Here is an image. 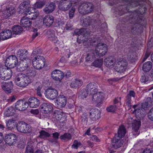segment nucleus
Returning a JSON list of instances; mask_svg holds the SVG:
<instances>
[{
    "label": "nucleus",
    "mask_w": 153,
    "mask_h": 153,
    "mask_svg": "<svg viewBox=\"0 0 153 153\" xmlns=\"http://www.w3.org/2000/svg\"><path fill=\"white\" fill-rule=\"evenodd\" d=\"M91 23V20L89 18L84 19L82 21H81V24L84 27L89 26Z\"/></svg>",
    "instance_id": "44"
},
{
    "label": "nucleus",
    "mask_w": 153,
    "mask_h": 153,
    "mask_svg": "<svg viewBox=\"0 0 153 153\" xmlns=\"http://www.w3.org/2000/svg\"><path fill=\"white\" fill-rule=\"evenodd\" d=\"M16 112V110L13 107H10L7 108L6 111L4 113V116L5 117H9L13 115Z\"/></svg>",
    "instance_id": "33"
},
{
    "label": "nucleus",
    "mask_w": 153,
    "mask_h": 153,
    "mask_svg": "<svg viewBox=\"0 0 153 153\" xmlns=\"http://www.w3.org/2000/svg\"><path fill=\"white\" fill-rule=\"evenodd\" d=\"M73 22L69 20L67 22L66 28L67 30H71L73 29Z\"/></svg>",
    "instance_id": "58"
},
{
    "label": "nucleus",
    "mask_w": 153,
    "mask_h": 153,
    "mask_svg": "<svg viewBox=\"0 0 153 153\" xmlns=\"http://www.w3.org/2000/svg\"><path fill=\"white\" fill-rule=\"evenodd\" d=\"M87 14L91 13L94 8V5L91 3H86Z\"/></svg>",
    "instance_id": "48"
},
{
    "label": "nucleus",
    "mask_w": 153,
    "mask_h": 153,
    "mask_svg": "<svg viewBox=\"0 0 153 153\" xmlns=\"http://www.w3.org/2000/svg\"><path fill=\"white\" fill-rule=\"evenodd\" d=\"M12 35L11 30L6 29L3 30L0 33V37L1 39L5 40L10 38Z\"/></svg>",
    "instance_id": "27"
},
{
    "label": "nucleus",
    "mask_w": 153,
    "mask_h": 153,
    "mask_svg": "<svg viewBox=\"0 0 153 153\" xmlns=\"http://www.w3.org/2000/svg\"><path fill=\"white\" fill-rule=\"evenodd\" d=\"M135 96V92L133 91H130L126 97V99L131 100V97H134Z\"/></svg>",
    "instance_id": "54"
},
{
    "label": "nucleus",
    "mask_w": 153,
    "mask_h": 153,
    "mask_svg": "<svg viewBox=\"0 0 153 153\" xmlns=\"http://www.w3.org/2000/svg\"><path fill=\"white\" fill-rule=\"evenodd\" d=\"M128 60L133 63L135 62L136 60V56L135 53L133 52H129L128 54Z\"/></svg>",
    "instance_id": "43"
},
{
    "label": "nucleus",
    "mask_w": 153,
    "mask_h": 153,
    "mask_svg": "<svg viewBox=\"0 0 153 153\" xmlns=\"http://www.w3.org/2000/svg\"><path fill=\"white\" fill-rule=\"evenodd\" d=\"M42 51V50L41 49L37 48L33 51L32 54L35 55H36L37 54L41 53Z\"/></svg>",
    "instance_id": "59"
},
{
    "label": "nucleus",
    "mask_w": 153,
    "mask_h": 153,
    "mask_svg": "<svg viewBox=\"0 0 153 153\" xmlns=\"http://www.w3.org/2000/svg\"><path fill=\"white\" fill-rule=\"evenodd\" d=\"M103 62V59H97L94 61L93 62V65L96 67H100L102 64Z\"/></svg>",
    "instance_id": "46"
},
{
    "label": "nucleus",
    "mask_w": 153,
    "mask_h": 153,
    "mask_svg": "<svg viewBox=\"0 0 153 153\" xmlns=\"http://www.w3.org/2000/svg\"><path fill=\"white\" fill-rule=\"evenodd\" d=\"M58 107L59 108L64 107L66 104L67 100L66 97L63 95H60L56 100Z\"/></svg>",
    "instance_id": "26"
},
{
    "label": "nucleus",
    "mask_w": 153,
    "mask_h": 153,
    "mask_svg": "<svg viewBox=\"0 0 153 153\" xmlns=\"http://www.w3.org/2000/svg\"><path fill=\"white\" fill-rule=\"evenodd\" d=\"M117 107L115 105H110L106 108V110L108 112H114L117 109Z\"/></svg>",
    "instance_id": "50"
},
{
    "label": "nucleus",
    "mask_w": 153,
    "mask_h": 153,
    "mask_svg": "<svg viewBox=\"0 0 153 153\" xmlns=\"http://www.w3.org/2000/svg\"><path fill=\"white\" fill-rule=\"evenodd\" d=\"M116 71L118 72H123L126 70L128 65L126 60L123 59H120L117 64Z\"/></svg>",
    "instance_id": "12"
},
{
    "label": "nucleus",
    "mask_w": 153,
    "mask_h": 153,
    "mask_svg": "<svg viewBox=\"0 0 153 153\" xmlns=\"http://www.w3.org/2000/svg\"><path fill=\"white\" fill-rule=\"evenodd\" d=\"M39 137L43 139H46L50 136V134L48 132L44 130H42L39 132Z\"/></svg>",
    "instance_id": "47"
},
{
    "label": "nucleus",
    "mask_w": 153,
    "mask_h": 153,
    "mask_svg": "<svg viewBox=\"0 0 153 153\" xmlns=\"http://www.w3.org/2000/svg\"><path fill=\"white\" fill-rule=\"evenodd\" d=\"M53 107L50 104L43 103L40 106V110L42 113L48 114L53 109Z\"/></svg>",
    "instance_id": "23"
},
{
    "label": "nucleus",
    "mask_w": 153,
    "mask_h": 153,
    "mask_svg": "<svg viewBox=\"0 0 153 153\" xmlns=\"http://www.w3.org/2000/svg\"><path fill=\"white\" fill-rule=\"evenodd\" d=\"M4 140L6 144L10 146H13L16 143L17 137L13 133L7 134L4 135Z\"/></svg>",
    "instance_id": "7"
},
{
    "label": "nucleus",
    "mask_w": 153,
    "mask_h": 153,
    "mask_svg": "<svg viewBox=\"0 0 153 153\" xmlns=\"http://www.w3.org/2000/svg\"><path fill=\"white\" fill-rule=\"evenodd\" d=\"M141 126V122L139 120H134L132 123V129L134 132L133 133V135H137L138 133H137Z\"/></svg>",
    "instance_id": "28"
},
{
    "label": "nucleus",
    "mask_w": 153,
    "mask_h": 153,
    "mask_svg": "<svg viewBox=\"0 0 153 153\" xmlns=\"http://www.w3.org/2000/svg\"><path fill=\"white\" fill-rule=\"evenodd\" d=\"M61 140H69L71 139V136L70 134L68 133H65L60 137Z\"/></svg>",
    "instance_id": "49"
},
{
    "label": "nucleus",
    "mask_w": 153,
    "mask_h": 153,
    "mask_svg": "<svg viewBox=\"0 0 153 153\" xmlns=\"http://www.w3.org/2000/svg\"><path fill=\"white\" fill-rule=\"evenodd\" d=\"M42 88V86H39L36 89V92L37 95L40 97L42 96V92L41 91Z\"/></svg>",
    "instance_id": "64"
},
{
    "label": "nucleus",
    "mask_w": 153,
    "mask_h": 153,
    "mask_svg": "<svg viewBox=\"0 0 153 153\" xmlns=\"http://www.w3.org/2000/svg\"><path fill=\"white\" fill-rule=\"evenodd\" d=\"M30 3V1L29 0H26L22 2L19 5V7L20 10L19 12L21 13L25 12L26 13L30 8H33L31 7Z\"/></svg>",
    "instance_id": "16"
},
{
    "label": "nucleus",
    "mask_w": 153,
    "mask_h": 153,
    "mask_svg": "<svg viewBox=\"0 0 153 153\" xmlns=\"http://www.w3.org/2000/svg\"><path fill=\"white\" fill-rule=\"evenodd\" d=\"M146 10L145 8H140L138 10H137L132 12L130 15L129 18V20L131 21L132 22L136 23L134 24V27L133 26L131 28V31L132 33H135L134 31H135L136 32L138 31V28H139L140 26L136 23L140 19V15H142L145 13Z\"/></svg>",
    "instance_id": "2"
},
{
    "label": "nucleus",
    "mask_w": 153,
    "mask_h": 153,
    "mask_svg": "<svg viewBox=\"0 0 153 153\" xmlns=\"http://www.w3.org/2000/svg\"><path fill=\"white\" fill-rule=\"evenodd\" d=\"M18 64V60L16 57L14 55H11L8 57L5 61V65L9 66L10 68L16 67Z\"/></svg>",
    "instance_id": "11"
},
{
    "label": "nucleus",
    "mask_w": 153,
    "mask_h": 153,
    "mask_svg": "<svg viewBox=\"0 0 153 153\" xmlns=\"http://www.w3.org/2000/svg\"><path fill=\"white\" fill-rule=\"evenodd\" d=\"M2 16H3L4 18L5 19H7L10 17L8 12L7 10L6 9L2 12Z\"/></svg>",
    "instance_id": "62"
},
{
    "label": "nucleus",
    "mask_w": 153,
    "mask_h": 153,
    "mask_svg": "<svg viewBox=\"0 0 153 153\" xmlns=\"http://www.w3.org/2000/svg\"><path fill=\"white\" fill-rule=\"evenodd\" d=\"M54 21L53 17L51 15H47L43 19V23L46 26H50L53 23Z\"/></svg>",
    "instance_id": "29"
},
{
    "label": "nucleus",
    "mask_w": 153,
    "mask_h": 153,
    "mask_svg": "<svg viewBox=\"0 0 153 153\" xmlns=\"http://www.w3.org/2000/svg\"><path fill=\"white\" fill-rule=\"evenodd\" d=\"M45 60L42 56L38 55L36 56L32 60L33 65L36 69H40L45 66Z\"/></svg>",
    "instance_id": "4"
},
{
    "label": "nucleus",
    "mask_w": 153,
    "mask_h": 153,
    "mask_svg": "<svg viewBox=\"0 0 153 153\" xmlns=\"http://www.w3.org/2000/svg\"><path fill=\"white\" fill-rule=\"evenodd\" d=\"M28 64L27 63L23 65V66H20V67H23L24 69L22 70H25V73L28 76L31 77H34L36 75V72L35 70L33 68H28Z\"/></svg>",
    "instance_id": "20"
},
{
    "label": "nucleus",
    "mask_w": 153,
    "mask_h": 153,
    "mask_svg": "<svg viewBox=\"0 0 153 153\" xmlns=\"http://www.w3.org/2000/svg\"><path fill=\"white\" fill-rule=\"evenodd\" d=\"M142 109L141 108L139 107L137 109H135L134 112L136 116L139 117H141L142 112Z\"/></svg>",
    "instance_id": "55"
},
{
    "label": "nucleus",
    "mask_w": 153,
    "mask_h": 153,
    "mask_svg": "<svg viewBox=\"0 0 153 153\" xmlns=\"http://www.w3.org/2000/svg\"><path fill=\"white\" fill-rule=\"evenodd\" d=\"M86 30L84 28L76 29L75 30L74 34L76 35H81L85 36H86Z\"/></svg>",
    "instance_id": "40"
},
{
    "label": "nucleus",
    "mask_w": 153,
    "mask_h": 153,
    "mask_svg": "<svg viewBox=\"0 0 153 153\" xmlns=\"http://www.w3.org/2000/svg\"><path fill=\"white\" fill-rule=\"evenodd\" d=\"M28 106H29L31 108H36L39 105V100L35 97L30 98L27 102Z\"/></svg>",
    "instance_id": "21"
},
{
    "label": "nucleus",
    "mask_w": 153,
    "mask_h": 153,
    "mask_svg": "<svg viewBox=\"0 0 153 153\" xmlns=\"http://www.w3.org/2000/svg\"><path fill=\"white\" fill-rule=\"evenodd\" d=\"M46 97L48 99L53 100L58 96V92L54 88H49L46 90L45 93Z\"/></svg>",
    "instance_id": "10"
},
{
    "label": "nucleus",
    "mask_w": 153,
    "mask_h": 153,
    "mask_svg": "<svg viewBox=\"0 0 153 153\" xmlns=\"http://www.w3.org/2000/svg\"><path fill=\"white\" fill-rule=\"evenodd\" d=\"M30 81L27 76L25 74L19 73L15 79L14 82L18 86L25 88L30 83Z\"/></svg>",
    "instance_id": "3"
},
{
    "label": "nucleus",
    "mask_w": 153,
    "mask_h": 153,
    "mask_svg": "<svg viewBox=\"0 0 153 153\" xmlns=\"http://www.w3.org/2000/svg\"><path fill=\"white\" fill-rule=\"evenodd\" d=\"M32 147L33 146L31 144L27 143L25 153H33V151Z\"/></svg>",
    "instance_id": "52"
},
{
    "label": "nucleus",
    "mask_w": 153,
    "mask_h": 153,
    "mask_svg": "<svg viewBox=\"0 0 153 153\" xmlns=\"http://www.w3.org/2000/svg\"><path fill=\"white\" fill-rule=\"evenodd\" d=\"M21 27L18 25L14 26L12 28L13 33L18 34L21 33L22 31V28Z\"/></svg>",
    "instance_id": "42"
},
{
    "label": "nucleus",
    "mask_w": 153,
    "mask_h": 153,
    "mask_svg": "<svg viewBox=\"0 0 153 153\" xmlns=\"http://www.w3.org/2000/svg\"><path fill=\"white\" fill-rule=\"evenodd\" d=\"M148 117L151 120L153 121V108L149 111L148 113Z\"/></svg>",
    "instance_id": "63"
},
{
    "label": "nucleus",
    "mask_w": 153,
    "mask_h": 153,
    "mask_svg": "<svg viewBox=\"0 0 153 153\" xmlns=\"http://www.w3.org/2000/svg\"><path fill=\"white\" fill-rule=\"evenodd\" d=\"M126 129L123 125H121L118 130L117 135H115L112 141L113 144L111 145V148L113 147L115 149H117L122 146L124 141L120 140V138L124 137L126 133Z\"/></svg>",
    "instance_id": "1"
},
{
    "label": "nucleus",
    "mask_w": 153,
    "mask_h": 153,
    "mask_svg": "<svg viewBox=\"0 0 153 153\" xmlns=\"http://www.w3.org/2000/svg\"><path fill=\"white\" fill-rule=\"evenodd\" d=\"M78 2V0H61L59 3L58 7L62 10H67L70 8L72 4L76 5Z\"/></svg>",
    "instance_id": "5"
},
{
    "label": "nucleus",
    "mask_w": 153,
    "mask_h": 153,
    "mask_svg": "<svg viewBox=\"0 0 153 153\" xmlns=\"http://www.w3.org/2000/svg\"><path fill=\"white\" fill-rule=\"evenodd\" d=\"M104 64L107 67L111 68L115 64V59L111 56L106 58L104 59Z\"/></svg>",
    "instance_id": "25"
},
{
    "label": "nucleus",
    "mask_w": 153,
    "mask_h": 153,
    "mask_svg": "<svg viewBox=\"0 0 153 153\" xmlns=\"http://www.w3.org/2000/svg\"><path fill=\"white\" fill-rule=\"evenodd\" d=\"M123 1L129 2L127 4L126 10L127 11H129V8L135 7L140 4L141 1H144L145 0H123Z\"/></svg>",
    "instance_id": "22"
},
{
    "label": "nucleus",
    "mask_w": 153,
    "mask_h": 153,
    "mask_svg": "<svg viewBox=\"0 0 153 153\" xmlns=\"http://www.w3.org/2000/svg\"><path fill=\"white\" fill-rule=\"evenodd\" d=\"M94 51L96 55V56L97 57V58L98 59L100 57L102 56L105 55L107 51L100 49V50H98L97 49L95 48V50Z\"/></svg>",
    "instance_id": "41"
},
{
    "label": "nucleus",
    "mask_w": 153,
    "mask_h": 153,
    "mask_svg": "<svg viewBox=\"0 0 153 153\" xmlns=\"http://www.w3.org/2000/svg\"><path fill=\"white\" fill-rule=\"evenodd\" d=\"M79 94L81 97L83 99L86 98L88 95H90L86 91L84 90H81L79 92Z\"/></svg>",
    "instance_id": "51"
},
{
    "label": "nucleus",
    "mask_w": 153,
    "mask_h": 153,
    "mask_svg": "<svg viewBox=\"0 0 153 153\" xmlns=\"http://www.w3.org/2000/svg\"><path fill=\"white\" fill-rule=\"evenodd\" d=\"M96 59H98L94 51L91 52L87 54L85 57V61L91 62Z\"/></svg>",
    "instance_id": "31"
},
{
    "label": "nucleus",
    "mask_w": 153,
    "mask_h": 153,
    "mask_svg": "<svg viewBox=\"0 0 153 153\" xmlns=\"http://www.w3.org/2000/svg\"><path fill=\"white\" fill-rule=\"evenodd\" d=\"M13 87V84L12 81L8 82H5L2 85L3 89L6 91L10 92Z\"/></svg>",
    "instance_id": "32"
},
{
    "label": "nucleus",
    "mask_w": 153,
    "mask_h": 153,
    "mask_svg": "<svg viewBox=\"0 0 153 153\" xmlns=\"http://www.w3.org/2000/svg\"><path fill=\"white\" fill-rule=\"evenodd\" d=\"M15 108L20 111H24L28 107L27 102L24 100H19L16 102Z\"/></svg>",
    "instance_id": "15"
},
{
    "label": "nucleus",
    "mask_w": 153,
    "mask_h": 153,
    "mask_svg": "<svg viewBox=\"0 0 153 153\" xmlns=\"http://www.w3.org/2000/svg\"><path fill=\"white\" fill-rule=\"evenodd\" d=\"M91 99L94 102L98 105L101 104L104 98V94L102 92H95L92 95Z\"/></svg>",
    "instance_id": "13"
},
{
    "label": "nucleus",
    "mask_w": 153,
    "mask_h": 153,
    "mask_svg": "<svg viewBox=\"0 0 153 153\" xmlns=\"http://www.w3.org/2000/svg\"><path fill=\"white\" fill-rule=\"evenodd\" d=\"M96 49L97 50H103L107 51V46L104 43H98L96 47Z\"/></svg>",
    "instance_id": "45"
},
{
    "label": "nucleus",
    "mask_w": 153,
    "mask_h": 153,
    "mask_svg": "<svg viewBox=\"0 0 153 153\" xmlns=\"http://www.w3.org/2000/svg\"><path fill=\"white\" fill-rule=\"evenodd\" d=\"M35 9L34 8H31L25 13L26 16L29 19L33 20L36 18L38 16L39 13L38 12H35Z\"/></svg>",
    "instance_id": "19"
},
{
    "label": "nucleus",
    "mask_w": 153,
    "mask_h": 153,
    "mask_svg": "<svg viewBox=\"0 0 153 153\" xmlns=\"http://www.w3.org/2000/svg\"><path fill=\"white\" fill-rule=\"evenodd\" d=\"M87 7L86 3L81 4L78 8V11L79 13L82 15L87 14Z\"/></svg>",
    "instance_id": "35"
},
{
    "label": "nucleus",
    "mask_w": 153,
    "mask_h": 153,
    "mask_svg": "<svg viewBox=\"0 0 153 153\" xmlns=\"http://www.w3.org/2000/svg\"><path fill=\"white\" fill-rule=\"evenodd\" d=\"M75 11V9L74 7H72L71 9L69 10V17L71 19L73 17Z\"/></svg>",
    "instance_id": "61"
},
{
    "label": "nucleus",
    "mask_w": 153,
    "mask_h": 153,
    "mask_svg": "<svg viewBox=\"0 0 153 153\" xmlns=\"http://www.w3.org/2000/svg\"><path fill=\"white\" fill-rule=\"evenodd\" d=\"M52 77L56 80H61L64 77V75L63 72L58 70L53 71L51 74Z\"/></svg>",
    "instance_id": "17"
},
{
    "label": "nucleus",
    "mask_w": 153,
    "mask_h": 153,
    "mask_svg": "<svg viewBox=\"0 0 153 153\" xmlns=\"http://www.w3.org/2000/svg\"><path fill=\"white\" fill-rule=\"evenodd\" d=\"M100 112L97 108H91L89 111V117L93 121H95L100 118Z\"/></svg>",
    "instance_id": "14"
},
{
    "label": "nucleus",
    "mask_w": 153,
    "mask_h": 153,
    "mask_svg": "<svg viewBox=\"0 0 153 153\" xmlns=\"http://www.w3.org/2000/svg\"><path fill=\"white\" fill-rule=\"evenodd\" d=\"M6 9L8 11L10 16L12 15L15 12V10L13 7H7Z\"/></svg>",
    "instance_id": "53"
},
{
    "label": "nucleus",
    "mask_w": 153,
    "mask_h": 153,
    "mask_svg": "<svg viewBox=\"0 0 153 153\" xmlns=\"http://www.w3.org/2000/svg\"><path fill=\"white\" fill-rule=\"evenodd\" d=\"M11 68L7 66L0 67V77L3 80H7L12 76V71Z\"/></svg>",
    "instance_id": "6"
},
{
    "label": "nucleus",
    "mask_w": 153,
    "mask_h": 153,
    "mask_svg": "<svg viewBox=\"0 0 153 153\" xmlns=\"http://www.w3.org/2000/svg\"><path fill=\"white\" fill-rule=\"evenodd\" d=\"M152 67V63L150 61H148L144 63L142 69L145 72H147L151 69Z\"/></svg>",
    "instance_id": "36"
},
{
    "label": "nucleus",
    "mask_w": 153,
    "mask_h": 153,
    "mask_svg": "<svg viewBox=\"0 0 153 153\" xmlns=\"http://www.w3.org/2000/svg\"><path fill=\"white\" fill-rule=\"evenodd\" d=\"M16 128L19 132L24 133H29L32 131L30 126L23 122L18 123L16 126Z\"/></svg>",
    "instance_id": "8"
},
{
    "label": "nucleus",
    "mask_w": 153,
    "mask_h": 153,
    "mask_svg": "<svg viewBox=\"0 0 153 153\" xmlns=\"http://www.w3.org/2000/svg\"><path fill=\"white\" fill-rule=\"evenodd\" d=\"M28 52L26 50H19L17 53V56L20 58V59L22 61L21 62L19 66H22L27 63L26 62V59H28Z\"/></svg>",
    "instance_id": "9"
},
{
    "label": "nucleus",
    "mask_w": 153,
    "mask_h": 153,
    "mask_svg": "<svg viewBox=\"0 0 153 153\" xmlns=\"http://www.w3.org/2000/svg\"><path fill=\"white\" fill-rule=\"evenodd\" d=\"M48 38L52 41H56L57 38L55 35V32L52 30H49L48 32Z\"/></svg>",
    "instance_id": "39"
},
{
    "label": "nucleus",
    "mask_w": 153,
    "mask_h": 153,
    "mask_svg": "<svg viewBox=\"0 0 153 153\" xmlns=\"http://www.w3.org/2000/svg\"><path fill=\"white\" fill-rule=\"evenodd\" d=\"M31 24L32 22L27 17L24 16L21 20L20 24L23 27H29Z\"/></svg>",
    "instance_id": "30"
},
{
    "label": "nucleus",
    "mask_w": 153,
    "mask_h": 153,
    "mask_svg": "<svg viewBox=\"0 0 153 153\" xmlns=\"http://www.w3.org/2000/svg\"><path fill=\"white\" fill-rule=\"evenodd\" d=\"M82 83L81 80L76 79L71 82L70 86L72 88L79 87L82 86Z\"/></svg>",
    "instance_id": "34"
},
{
    "label": "nucleus",
    "mask_w": 153,
    "mask_h": 153,
    "mask_svg": "<svg viewBox=\"0 0 153 153\" xmlns=\"http://www.w3.org/2000/svg\"><path fill=\"white\" fill-rule=\"evenodd\" d=\"M45 4L44 1H39L36 2L34 4V7L36 8H41Z\"/></svg>",
    "instance_id": "56"
},
{
    "label": "nucleus",
    "mask_w": 153,
    "mask_h": 153,
    "mask_svg": "<svg viewBox=\"0 0 153 153\" xmlns=\"http://www.w3.org/2000/svg\"><path fill=\"white\" fill-rule=\"evenodd\" d=\"M86 89L90 95H92L97 91V84L94 82H90L87 85Z\"/></svg>",
    "instance_id": "18"
},
{
    "label": "nucleus",
    "mask_w": 153,
    "mask_h": 153,
    "mask_svg": "<svg viewBox=\"0 0 153 153\" xmlns=\"http://www.w3.org/2000/svg\"><path fill=\"white\" fill-rule=\"evenodd\" d=\"M140 80L141 82L146 83L147 82H148L149 81V77L147 75H144L141 76Z\"/></svg>",
    "instance_id": "57"
},
{
    "label": "nucleus",
    "mask_w": 153,
    "mask_h": 153,
    "mask_svg": "<svg viewBox=\"0 0 153 153\" xmlns=\"http://www.w3.org/2000/svg\"><path fill=\"white\" fill-rule=\"evenodd\" d=\"M55 4L53 2L47 3L45 5L43 10L46 14H49L52 13L55 9Z\"/></svg>",
    "instance_id": "24"
},
{
    "label": "nucleus",
    "mask_w": 153,
    "mask_h": 153,
    "mask_svg": "<svg viewBox=\"0 0 153 153\" xmlns=\"http://www.w3.org/2000/svg\"><path fill=\"white\" fill-rule=\"evenodd\" d=\"M14 122L15 120L13 119L8 120L6 123L7 129L8 130H11L15 127Z\"/></svg>",
    "instance_id": "38"
},
{
    "label": "nucleus",
    "mask_w": 153,
    "mask_h": 153,
    "mask_svg": "<svg viewBox=\"0 0 153 153\" xmlns=\"http://www.w3.org/2000/svg\"><path fill=\"white\" fill-rule=\"evenodd\" d=\"M53 117L57 121H60L62 118V110H55L54 112Z\"/></svg>",
    "instance_id": "37"
},
{
    "label": "nucleus",
    "mask_w": 153,
    "mask_h": 153,
    "mask_svg": "<svg viewBox=\"0 0 153 153\" xmlns=\"http://www.w3.org/2000/svg\"><path fill=\"white\" fill-rule=\"evenodd\" d=\"M81 143H80L78 142L77 140H74L73 145H72L71 147L72 148L77 149L78 148V146H80Z\"/></svg>",
    "instance_id": "60"
}]
</instances>
